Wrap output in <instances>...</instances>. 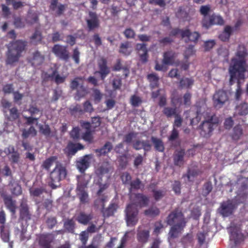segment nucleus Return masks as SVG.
Listing matches in <instances>:
<instances>
[{
	"instance_id": "f704fd0d",
	"label": "nucleus",
	"mask_w": 248,
	"mask_h": 248,
	"mask_svg": "<svg viewBox=\"0 0 248 248\" xmlns=\"http://www.w3.org/2000/svg\"><path fill=\"white\" fill-rule=\"evenodd\" d=\"M112 70L114 71H120L123 70L125 77H127L129 74V70L127 66H122L121 61L119 59L117 60L116 63L113 66Z\"/></svg>"
},
{
	"instance_id": "864d4df0",
	"label": "nucleus",
	"mask_w": 248,
	"mask_h": 248,
	"mask_svg": "<svg viewBox=\"0 0 248 248\" xmlns=\"http://www.w3.org/2000/svg\"><path fill=\"white\" fill-rule=\"evenodd\" d=\"M213 189V186L211 182H207L204 184L202 188V195L204 197L207 196L211 192Z\"/></svg>"
},
{
	"instance_id": "0eeeda50",
	"label": "nucleus",
	"mask_w": 248,
	"mask_h": 248,
	"mask_svg": "<svg viewBox=\"0 0 248 248\" xmlns=\"http://www.w3.org/2000/svg\"><path fill=\"white\" fill-rule=\"evenodd\" d=\"M131 203L129 204H132L136 207L140 208L147 206L149 202L148 196L140 193H134L130 196Z\"/></svg>"
},
{
	"instance_id": "3c124183",
	"label": "nucleus",
	"mask_w": 248,
	"mask_h": 248,
	"mask_svg": "<svg viewBox=\"0 0 248 248\" xmlns=\"http://www.w3.org/2000/svg\"><path fill=\"white\" fill-rule=\"evenodd\" d=\"M58 73L57 70L56 69L54 70L52 73L50 75H48L47 77L53 78L55 77V82L57 84H59L61 83H62L65 80V77H62L59 74H57Z\"/></svg>"
},
{
	"instance_id": "bf43d9fd",
	"label": "nucleus",
	"mask_w": 248,
	"mask_h": 248,
	"mask_svg": "<svg viewBox=\"0 0 248 248\" xmlns=\"http://www.w3.org/2000/svg\"><path fill=\"white\" fill-rule=\"evenodd\" d=\"M130 188L129 191L131 192L132 189L138 190L140 188V186L142 185L141 181L139 178H136L133 181H131L130 183Z\"/></svg>"
},
{
	"instance_id": "774afa93",
	"label": "nucleus",
	"mask_w": 248,
	"mask_h": 248,
	"mask_svg": "<svg viewBox=\"0 0 248 248\" xmlns=\"http://www.w3.org/2000/svg\"><path fill=\"white\" fill-rule=\"evenodd\" d=\"M19 114L16 108L13 107L10 109V116L9 120L11 121H14L19 118Z\"/></svg>"
},
{
	"instance_id": "603ef678",
	"label": "nucleus",
	"mask_w": 248,
	"mask_h": 248,
	"mask_svg": "<svg viewBox=\"0 0 248 248\" xmlns=\"http://www.w3.org/2000/svg\"><path fill=\"white\" fill-rule=\"evenodd\" d=\"M69 112L71 115H75L77 113L81 114L83 113V110L80 105L77 104L75 106H71Z\"/></svg>"
},
{
	"instance_id": "9d476101",
	"label": "nucleus",
	"mask_w": 248,
	"mask_h": 248,
	"mask_svg": "<svg viewBox=\"0 0 248 248\" xmlns=\"http://www.w3.org/2000/svg\"><path fill=\"white\" fill-rule=\"evenodd\" d=\"M224 21L222 16L214 13L209 17L202 18V26L206 29H209L214 25H222Z\"/></svg>"
},
{
	"instance_id": "e2e57ef3",
	"label": "nucleus",
	"mask_w": 248,
	"mask_h": 248,
	"mask_svg": "<svg viewBox=\"0 0 248 248\" xmlns=\"http://www.w3.org/2000/svg\"><path fill=\"white\" fill-rule=\"evenodd\" d=\"M122 85V79L119 78H115L112 79V86L115 91L120 90Z\"/></svg>"
},
{
	"instance_id": "cd10ccee",
	"label": "nucleus",
	"mask_w": 248,
	"mask_h": 248,
	"mask_svg": "<svg viewBox=\"0 0 248 248\" xmlns=\"http://www.w3.org/2000/svg\"><path fill=\"white\" fill-rule=\"evenodd\" d=\"M176 54L172 51H168L164 53L162 63L165 65H172Z\"/></svg>"
},
{
	"instance_id": "423d86ee",
	"label": "nucleus",
	"mask_w": 248,
	"mask_h": 248,
	"mask_svg": "<svg viewBox=\"0 0 248 248\" xmlns=\"http://www.w3.org/2000/svg\"><path fill=\"white\" fill-rule=\"evenodd\" d=\"M125 219L128 226H134L138 222L139 210L132 204H128L125 210Z\"/></svg>"
},
{
	"instance_id": "052dcab7",
	"label": "nucleus",
	"mask_w": 248,
	"mask_h": 248,
	"mask_svg": "<svg viewBox=\"0 0 248 248\" xmlns=\"http://www.w3.org/2000/svg\"><path fill=\"white\" fill-rule=\"evenodd\" d=\"M211 11V6L209 5H202L200 9V13L203 16L202 18H208L207 15Z\"/></svg>"
},
{
	"instance_id": "f03ea898",
	"label": "nucleus",
	"mask_w": 248,
	"mask_h": 248,
	"mask_svg": "<svg viewBox=\"0 0 248 248\" xmlns=\"http://www.w3.org/2000/svg\"><path fill=\"white\" fill-rule=\"evenodd\" d=\"M166 223L170 226L169 235L171 238H176L182 232L186 227L187 220L182 210L175 208L171 211L166 218Z\"/></svg>"
},
{
	"instance_id": "de8ad7c7",
	"label": "nucleus",
	"mask_w": 248,
	"mask_h": 248,
	"mask_svg": "<svg viewBox=\"0 0 248 248\" xmlns=\"http://www.w3.org/2000/svg\"><path fill=\"white\" fill-rule=\"evenodd\" d=\"M107 200V197L103 194L101 197H99L94 202V206L98 208L101 207L102 210L105 207V202Z\"/></svg>"
},
{
	"instance_id": "bb28decb",
	"label": "nucleus",
	"mask_w": 248,
	"mask_h": 248,
	"mask_svg": "<svg viewBox=\"0 0 248 248\" xmlns=\"http://www.w3.org/2000/svg\"><path fill=\"white\" fill-rule=\"evenodd\" d=\"M202 173V171L197 168H188L186 174L183 175V177H186L189 182H193L195 178Z\"/></svg>"
},
{
	"instance_id": "a19ab883",
	"label": "nucleus",
	"mask_w": 248,
	"mask_h": 248,
	"mask_svg": "<svg viewBox=\"0 0 248 248\" xmlns=\"http://www.w3.org/2000/svg\"><path fill=\"white\" fill-rule=\"evenodd\" d=\"M235 110L239 115H246L248 114V104L243 102L236 106Z\"/></svg>"
},
{
	"instance_id": "412c9836",
	"label": "nucleus",
	"mask_w": 248,
	"mask_h": 248,
	"mask_svg": "<svg viewBox=\"0 0 248 248\" xmlns=\"http://www.w3.org/2000/svg\"><path fill=\"white\" fill-rule=\"evenodd\" d=\"M53 238L50 234H42L38 237V243L41 248H51Z\"/></svg>"
},
{
	"instance_id": "37998d69",
	"label": "nucleus",
	"mask_w": 248,
	"mask_h": 248,
	"mask_svg": "<svg viewBox=\"0 0 248 248\" xmlns=\"http://www.w3.org/2000/svg\"><path fill=\"white\" fill-rule=\"evenodd\" d=\"M116 206L115 203H111L107 208L105 209V208H104V209L101 210L104 217H109L113 216L116 210Z\"/></svg>"
},
{
	"instance_id": "9b49d317",
	"label": "nucleus",
	"mask_w": 248,
	"mask_h": 248,
	"mask_svg": "<svg viewBox=\"0 0 248 248\" xmlns=\"http://www.w3.org/2000/svg\"><path fill=\"white\" fill-rule=\"evenodd\" d=\"M52 52L59 59L68 62L70 58V53L66 46L56 44L52 48Z\"/></svg>"
},
{
	"instance_id": "4d7b16f0",
	"label": "nucleus",
	"mask_w": 248,
	"mask_h": 248,
	"mask_svg": "<svg viewBox=\"0 0 248 248\" xmlns=\"http://www.w3.org/2000/svg\"><path fill=\"white\" fill-rule=\"evenodd\" d=\"M0 230L2 240L5 242H8L9 240V233L7 231L5 230V225L0 226Z\"/></svg>"
},
{
	"instance_id": "f8f14e48",
	"label": "nucleus",
	"mask_w": 248,
	"mask_h": 248,
	"mask_svg": "<svg viewBox=\"0 0 248 248\" xmlns=\"http://www.w3.org/2000/svg\"><path fill=\"white\" fill-rule=\"evenodd\" d=\"M230 234V239L232 240L235 245L239 244L244 241L245 237L242 233L239 227L233 225L228 229Z\"/></svg>"
},
{
	"instance_id": "4468645a",
	"label": "nucleus",
	"mask_w": 248,
	"mask_h": 248,
	"mask_svg": "<svg viewBox=\"0 0 248 248\" xmlns=\"http://www.w3.org/2000/svg\"><path fill=\"white\" fill-rule=\"evenodd\" d=\"M97 64L99 70L96 71L94 74H99L101 79L104 81L110 72V68L107 65V61L102 57L98 60Z\"/></svg>"
},
{
	"instance_id": "ea45409f",
	"label": "nucleus",
	"mask_w": 248,
	"mask_h": 248,
	"mask_svg": "<svg viewBox=\"0 0 248 248\" xmlns=\"http://www.w3.org/2000/svg\"><path fill=\"white\" fill-rule=\"evenodd\" d=\"M37 135V131L33 126H30L28 129L24 128L22 130V137L26 139L30 136L35 137Z\"/></svg>"
},
{
	"instance_id": "49530a36",
	"label": "nucleus",
	"mask_w": 248,
	"mask_h": 248,
	"mask_svg": "<svg viewBox=\"0 0 248 248\" xmlns=\"http://www.w3.org/2000/svg\"><path fill=\"white\" fill-rule=\"evenodd\" d=\"M188 31L186 29H180L179 28H176L173 29L170 32V35L172 36H176L180 35L182 38H185L186 36L187 35Z\"/></svg>"
},
{
	"instance_id": "20e7f679",
	"label": "nucleus",
	"mask_w": 248,
	"mask_h": 248,
	"mask_svg": "<svg viewBox=\"0 0 248 248\" xmlns=\"http://www.w3.org/2000/svg\"><path fill=\"white\" fill-rule=\"evenodd\" d=\"M217 123L218 119L214 115L203 121L198 127L200 135L206 138L210 137Z\"/></svg>"
},
{
	"instance_id": "c9c22d12",
	"label": "nucleus",
	"mask_w": 248,
	"mask_h": 248,
	"mask_svg": "<svg viewBox=\"0 0 248 248\" xmlns=\"http://www.w3.org/2000/svg\"><path fill=\"white\" fill-rule=\"evenodd\" d=\"M149 236V230L139 231L137 233V239L139 242L144 244L148 242Z\"/></svg>"
},
{
	"instance_id": "c756f323",
	"label": "nucleus",
	"mask_w": 248,
	"mask_h": 248,
	"mask_svg": "<svg viewBox=\"0 0 248 248\" xmlns=\"http://www.w3.org/2000/svg\"><path fill=\"white\" fill-rule=\"evenodd\" d=\"M132 51L131 44L128 41H126L121 44L119 52L124 56H129Z\"/></svg>"
},
{
	"instance_id": "58836bf2",
	"label": "nucleus",
	"mask_w": 248,
	"mask_h": 248,
	"mask_svg": "<svg viewBox=\"0 0 248 248\" xmlns=\"http://www.w3.org/2000/svg\"><path fill=\"white\" fill-rule=\"evenodd\" d=\"M43 39V36L41 32L36 30L33 34L30 37L31 43L37 45L41 43Z\"/></svg>"
},
{
	"instance_id": "72a5a7b5",
	"label": "nucleus",
	"mask_w": 248,
	"mask_h": 248,
	"mask_svg": "<svg viewBox=\"0 0 248 248\" xmlns=\"http://www.w3.org/2000/svg\"><path fill=\"white\" fill-rule=\"evenodd\" d=\"M151 140L154 144L155 150L159 152H163L164 151V145L161 139L152 136Z\"/></svg>"
},
{
	"instance_id": "b1692460",
	"label": "nucleus",
	"mask_w": 248,
	"mask_h": 248,
	"mask_svg": "<svg viewBox=\"0 0 248 248\" xmlns=\"http://www.w3.org/2000/svg\"><path fill=\"white\" fill-rule=\"evenodd\" d=\"M133 147L136 150L143 149L145 152H148L151 150L152 145L148 140H136L133 144Z\"/></svg>"
},
{
	"instance_id": "1a4fd4ad",
	"label": "nucleus",
	"mask_w": 248,
	"mask_h": 248,
	"mask_svg": "<svg viewBox=\"0 0 248 248\" xmlns=\"http://www.w3.org/2000/svg\"><path fill=\"white\" fill-rule=\"evenodd\" d=\"M228 101V94L224 90H218L213 95V102L216 108H221Z\"/></svg>"
},
{
	"instance_id": "393cba45",
	"label": "nucleus",
	"mask_w": 248,
	"mask_h": 248,
	"mask_svg": "<svg viewBox=\"0 0 248 248\" xmlns=\"http://www.w3.org/2000/svg\"><path fill=\"white\" fill-rule=\"evenodd\" d=\"M185 155L184 149L176 150L173 154V163L175 166L181 167L184 164V157Z\"/></svg>"
},
{
	"instance_id": "4c0bfd02",
	"label": "nucleus",
	"mask_w": 248,
	"mask_h": 248,
	"mask_svg": "<svg viewBox=\"0 0 248 248\" xmlns=\"http://www.w3.org/2000/svg\"><path fill=\"white\" fill-rule=\"evenodd\" d=\"M92 218L91 214H86L84 212H80L77 216L76 219L79 223L87 225Z\"/></svg>"
},
{
	"instance_id": "4be33fe9",
	"label": "nucleus",
	"mask_w": 248,
	"mask_h": 248,
	"mask_svg": "<svg viewBox=\"0 0 248 248\" xmlns=\"http://www.w3.org/2000/svg\"><path fill=\"white\" fill-rule=\"evenodd\" d=\"M90 19L86 20L87 26L90 31L97 28L99 26V20L95 12H90L89 13Z\"/></svg>"
},
{
	"instance_id": "79ce46f5",
	"label": "nucleus",
	"mask_w": 248,
	"mask_h": 248,
	"mask_svg": "<svg viewBox=\"0 0 248 248\" xmlns=\"http://www.w3.org/2000/svg\"><path fill=\"white\" fill-rule=\"evenodd\" d=\"M186 30L188 31L187 35L185 37L187 38V41L186 40V42L190 41L196 43L201 36L200 34L197 31L191 32L188 29Z\"/></svg>"
},
{
	"instance_id": "2eb2a0df",
	"label": "nucleus",
	"mask_w": 248,
	"mask_h": 248,
	"mask_svg": "<svg viewBox=\"0 0 248 248\" xmlns=\"http://www.w3.org/2000/svg\"><path fill=\"white\" fill-rule=\"evenodd\" d=\"M86 188L87 184L82 182H78L76 188V193L80 202L82 204L86 203L89 201V195L86 190Z\"/></svg>"
},
{
	"instance_id": "8fccbe9b",
	"label": "nucleus",
	"mask_w": 248,
	"mask_h": 248,
	"mask_svg": "<svg viewBox=\"0 0 248 248\" xmlns=\"http://www.w3.org/2000/svg\"><path fill=\"white\" fill-rule=\"evenodd\" d=\"M57 157L56 156H50L43 162L42 167L47 171L49 170L50 167L53 165Z\"/></svg>"
},
{
	"instance_id": "c85d7f7f",
	"label": "nucleus",
	"mask_w": 248,
	"mask_h": 248,
	"mask_svg": "<svg viewBox=\"0 0 248 248\" xmlns=\"http://www.w3.org/2000/svg\"><path fill=\"white\" fill-rule=\"evenodd\" d=\"M194 80L192 78L183 77L179 81V88L181 89H190L193 85Z\"/></svg>"
},
{
	"instance_id": "5701e85b",
	"label": "nucleus",
	"mask_w": 248,
	"mask_h": 248,
	"mask_svg": "<svg viewBox=\"0 0 248 248\" xmlns=\"http://www.w3.org/2000/svg\"><path fill=\"white\" fill-rule=\"evenodd\" d=\"M136 49L139 52L140 59L142 62L145 63L148 61V49L145 44L138 43L136 45Z\"/></svg>"
},
{
	"instance_id": "7ed1b4c3",
	"label": "nucleus",
	"mask_w": 248,
	"mask_h": 248,
	"mask_svg": "<svg viewBox=\"0 0 248 248\" xmlns=\"http://www.w3.org/2000/svg\"><path fill=\"white\" fill-rule=\"evenodd\" d=\"M27 46V42L25 40L18 39L11 41L7 45L6 63L12 65L18 62Z\"/></svg>"
},
{
	"instance_id": "ddd939ff",
	"label": "nucleus",
	"mask_w": 248,
	"mask_h": 248,
	"mask_svg": "<svg viewBox=\"0 0 248 248\" xmlns=\"http://www.w3.org/2000/svg\"><path fill=\"white\" fill-rule=\"evenodd\" d=\"M31 216L27 200L22 199L20 202L19 206V220L28 222L31 220Z\"/></svg>"
},
{
	"instance_id": "473e14b6",
	"label": "nucleus",
	"mask_w": 248,
	"mask_h": 248,
	"mask_svg": "<svg viewBox=\"0 0 248 248\" xmlns=\"http://www.w3.org/2000/svg\"><path fill=\"white\" fill-rule=\"evenodd\" d=\"M112 169L110 163L108 161H104L101 163L97 171L98 174L104 175L108 173Z\"/></svg>"
},
{
	"instance_id": "6e6d98bb",
	"label": "nucleus",
	"mask_w": 248,
	"mask_h": 248,
	"mask_svg": "<svg viewBox=\"0 0 248 248\" xmlns=\"http://www.w3.org/2000/svg\"><path fill=\"white\" fill-rule=\"evenodd\" d=\"M153 197L156 201H158L163 198L166 194V191L163 190L153 189Z\"/></svg>"
},
{
	"instance_id": "69168bd1",
	"label": "nucleus",
	"mask_w": 248,
	"mask_h": 248,
	"mask_svg": "<svg viewBox=\"0 0 248 248\" xmlns=\"http://www.w3.org/2000/svg\"><path fill=\"white\" fill-rule=\"evenodd\" d=\"M93 97L94 101L96 103H99L103 97V94L100 92V90L97 89H93Z\"/></svg>"
},
{
	"instance_id": "6ab92c4d",
	"label": "nucleus",
	"mask_w": 248,
	"mask_h": 248,
	"mask_svg": "<svg viewBox=\"0 0 248 248\" xmlns=\"http://www.w3.org/2000/svg\"><path fill=\"white\" fill-rule=\"evenodd\" d=\"M45 60V57L38 50L32 53L31 57L29 58V62L34 67L41 65Z\"/></svg>"
},
{
	"instance_id": "680f3d73",
	"label": "nucleus",
	"mask_w": 248,
	"mask_h": 248,
	"mask_svg": "<svg viewBox=\"0 0 248 248\" xmlns=\"http://www.w3.org/2000/svg\"><path fill=\"white\" fill-rule=\"evenodd\" d=\"M87 93V89L83 85H81L79 88L77 89L76 96L78 97V99L84 97Z\"/></svg>"
},
{
	"instance_id": "338daca9",
	"label": "nucleus",
	"mask_w": 248,
	"mask_h": 248,
	"mask_svg": "<svg viewBox=\"0 0 248 248\" xmlns=\"http://www.w3.org/2000/svg\"><path fill=\"white\" fill-rule=\"evenodd\" d=\"M142 103L141 98L136 95H133L130 98V103L131 105L134 107H137L140 106Z\"/></svg>"
},
{
	"instance_id": "13d9d810",
	"label": "nucleus",
	"mask_w": 248,
	"mask_h": 248,
	"mask_svg": "<svg viewBox=\"0 0 248 248\" xmlns=\"http://www.w3.org/2000/svg\"><path fill=\"white\" fill-rule=\"evenodd\" d=\"M80 129L78 127H73L70 132V136L74 140H77L80 139Z\"/></svg>"
},
{
	"instance_id": "7c9ffc66",
	"label": "nucleus",
	"mask_w": 248,
	"mask_h": 248,
	"mask_svg": "<svg viewBox=\"0 0 248 248\" xmlns=\"http://www.w3.org/2000/svg\"><path fill=\"white\" fill-rule=\"evenodd\" d=\"M113 146L112 143L109 141L105 143L104 146L100 149H97L95 152L98 154V155L100 156L104 155L109 153L112 149Z\"/></svg>"
},
{
	"instance_id": "09e8293b",
	"label": "nucleus",
	"mask_w": 248,
	"mask_h": 248,
	"mask_svg": "<svg viewBox=\"0 0 248 248\" xmlns=\"http://www.w3.org/2000/svg\"><path fill=\"white\" fill-rule=\"evenodd\" d=\"M160 210L155 206H152L144 211L145 216L150 217H155L158 216L160 214Z\"/></svg>"
},
{
	"instance_id": "0e129e2a",
	"label": "nucleus",
	"mask_w": 248,
	"mask_h": 248,
	"mask_svg": "<svg viewBox=\"0 0 248 248\" xmlns=\"http://www.w3.org/2000/svg\"><path fill=\"white\" fill-rule=\"evenodd\" d=\"M67 8L66 4H59L57 6L55 10V15L57 16H60L64 13Z\"/></svg>"
},
{
	"instance_id": "dca6fc26",
	"label": "nucleus",
	"mask_w": 248,
	"mask_h": 248,
	"mask_svg": "<svg viewBox=\"0 0 248 248\" xmlns=\"http://www.w3.org/2000/svg\"><path fill=\"white\" fill-rule=\"evenodd\" d=\"M81 127L86 130V132L82 133L81 139L89 143L93 142V131L91 130V124L89 122L81 121L80 122Z\"/></svg>"
},
{
	"instance_id": "e433bc0d",
	"label": "nucleus",
	"mask_w": 248,
	"mask_h": 248,
	"mask_svg": "<svg viewBox=\"0 0 248 248\" xmlns=\"http://www.w3.org/2000/svg\"><path fill=\"white\" fill-rule=\"evenodd\" d=\"M9 186L12 194L18 196L22 194V188L19 184L15 181H11Z\"/></svg>"
},
{
	"instance_id": "c03bdc74",
	"label": "nucleus",
	"mask_w": 248,
	"mask_h": 248,
	"mask_svg": "<svg viewBox=\"0 0 248 248\" xmlns=\"http://www.w3.org/2000/svg\"><path fill=\"white\" fill-rule=\"evenodd\" d=\"M163 113L167 117L171 118L172 116H175L179 113L177 112V108L176 107H165L162 110Z\"/></svg>"
},
{
	"instance_id": "5fc2aeb1",
	"label": "nucleus",
	"mask_w": 248,
	"mask_h": 248,
	"mask_svg": "<svg viewBox=\"0 0 248 248\" xmlns=\"http://www.w3.org/2000/svg\"><path fill=\"white\" fill-rule=\"evenodd\" d=\"M39 21L38 15L36 13H29L28 15L27 23L32 25Z\"/></svg>"
},
{
	"instance_id": "6e6552de",
	"label": "nucleus",
	"mask_w": 248,
	"mask_h": 248,
	"mask_svg": "<svg viewBox=\"0 0 248 248\" xmlns=\"http://www.w3.org/2000/svg\"><path fill=\"white\" fill-rule=\"evenodd\" d=\"M237 204L232 200H228L223 202L218 209V213L224 217H227L232 215L236 208Z\"/></svg>"
},
{
	"instance_id": "a211bd4d",
	"label": "nucleus",
	"mask_w": 248,
	"mask_h": 248,
	"mask_svg": "<svg viewBox=\"0 0 248 248\" xmlns=\"http://www.w3.org/2000/svg\"><path fill=\"white\" fill-rule=\"evenodd\" d=\"M245 78V74H243V78H239L236 76L232 78L231 75H230L229 84L230 86L232 85L235 82L237 83V89L235 93V98L237 100H239L242 94V90L241 89V80L244 81Z\"/></svg>"
},
{
	"instance_id": "f3484780",
	"label": "nucleus",
	"mask_w": 248,
	"mask_h": 248,
	"mask_svg": "<svg viewBox=\"0 0 248 248\" xmlns=\"http://www.w3.org/2000/svg\"><path fill=\"white\" fill-rule=\"evenodd\" d=\"M93 155H86L80 157L76 162V167L81 173H84L90 167Z\"/></svg>"
},
{
	"instance_id": "a18cd8bd",
	"label": "nucleus",
	"mask_w": 248,
	"mask_h": 248,
	"mask_svg": "<svg viewBox=\"0 0 248 248\" xmlns=\"http://www.w3.org/2000/svg\"><path fill=\"white\" fill-rule=\"evenodd\" d=\"M147 78L150 82V87L154 89L158 86L159 78L155 74H150L147 76Z\"/></svg>"
},
{
	"instance_id": "2f4dec72",
	"label": "nucleus",
	"mask_w": 248,
	"mask_h": 248,
	"mask_svg": "<svg viewBox=\"0 0 248 248\" xmlns=\"http://www.w3.org/2000/svg\"><path fill=\"white\" fill-rule=\"evenodd\" d=\"M243 134V132L241 125L237 124L233 127L231 136L232 140L238 141L242 137Z\"/></svg>"
},
{
	"instance_id": "a878e982",
	"label": "nucleus",
	"mask_w": 248,
	"mask_h": 248,
	"mask_svg": "<svg viewBox=\"0 0 248 248\" xmlns=\"http://www.w3.org/2000/svg\"><path fill=\"white\" fill-rule=\"evenodd\" d=\"M85 147L80 143H75L70 142L67 145V154L68 155H74L79 150H83Z\"/></svg>"
},
{
	"instance_id": "39448f33",
	"label": "nucleus",
	"mask_w": 248,
	"mask_h": 248,
	"mask_svg": "<svg viewBox=\"0 0 248 248\" xmlns=\"http://www.w3.org/2000/svg\"><path fill=\"white\" fill-rule=\"evenodd\" d=\"M67 174L66 170L61 164L57 163L50 173L49 177L51 180L49 186L52 188L55 189L58 187L57 184L64 179Z\"/></svg>"
},
{
	"instance_id": "f257e3e1",
	"label": "nucleus",
	"mask_w": 248,
	"mask_h": 248,
	"mask_svg": "<svg viewBox=\"0 0 248 248\" xmlns=\"http://www.w3.org/2000/svg\"><path fill=\"white\" fill-rule=\"evenodd\" d=\"M248 51L244 45H239L235 54V56L231 59L229 67V73L232 78L236 76L239 78L243 77L245 74L248 65L247 58Z\"/></svg>"
},
{
	"instance_id": "aec40b11",
	"label": "nucleus",
	"mask_w": 248,
	"mask_h": 248,
	"mask_svg": "<svg viewBox=\"0 0 248 248\" xmlns=\"http://www.w3.org/2000/svg\"><path fill=\"white\" fill-rule=\"evenodd\" d=\"M4 203L6 208L10 211L12 215H15L16 210V202L9 195H4L3 197Z\"/></svg>"
}]
</instances>
